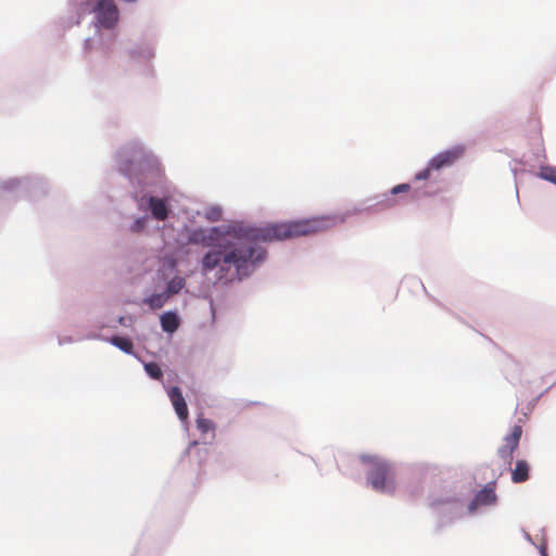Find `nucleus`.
<instances>
[{
    "mask_svg": "<svg viewBox=\"0 0 556 556\" xmlns=\"http://www.w3.org/2000/svg\"><path fill=\"white\" fill-rule=\"evenodd\" d=\"M97 328L99 330H103V329H106V328L115 330V329H117L116 319H114V318H104L102 320H99L97 323Z\"/></svg>",
    "mask_w": 556,
    "mask_h": 556,
    "instance_id": "4be33fe9",
    "label": "nucleus"
},
{
    "mask_svg": "<svg viewBox=\"0 0 556 556\" xmlns=\"http://www.w3.org/2000/svg\"><path fill=\"white\" fill-rule=\"evenodd\" d=\"M113 166L129 186L138 214L129 216L125 230L136 237L162 231L174 216L177 188L167 177L159 155L140 138L121 143L113 153Z\"/></svg>",
    "mask_w": 556,
    "mask_h": 556,
    "instance_id": "f03ea898",
    "label": "nucleus"
},
{
    "mask_svg": "<svg viewBox=\"0 0 556 556\" xmlns=\"http://www.w3.org/2000/svg\"><path fill=\"white\" fill-rule=\"evenodd\" d=\"M186 287V279L182 276H174L172 279L168 280L166 283V287L164 289L165 294L168 296V299L173 298L174 295H177L180 293V291Z\"/></svg>",
    "mask_w": 556,
    "mask_h": 556,
    "instance_id": "dca6fc26",
    "label": "nucleus"
},
{
    "mask_svg": "<svg viewBox=\"0 0 556 556\" xmlns=\"http://www.w3.org/2000/svg\"><path fill=\"white\" fill-rule=\"evenodd\" d=\"M359 462L364 466L367 484L377 493L392 495L396 490V466L372 454H361Z\"/></svg>",
    "mask_w": 556,
    "mask_h": 556,
    "instance_id": "7ed1b4c3",
    "label": "nucleus"
},
{
    "mask_svg": "<svg viewBox=\"0 0 556 556\" xmlns=\"http://www.w3.org/2000/svg\"><path fill=\"white\" fill-rule=\"evenodd\" d=\"M134 321H135V318L131 315L119 316L116 319V325H117V327L122 326L124 328H132Z\"/></svg>",
    "mask_w": 556,
    "mask_h": 556,
    "instance_id": "393cba45",
    "label": "nucleus"
},
{
    "mask_svg": "<svg viewBox=\"0 0 556 556\" xmlns=\"http://www.w3.org/2000/svg\"><path fill=\"white\" fill-rule=\"evenodd\" d=\"M375 199L377 200V204L383 210L392 208L396 205V200L390 194V191L388 193H381Z\"/></svg>",
    "mask_w": 556,
    "mask_h": 556,
    "instance_id": "412c9836",
    "label": "nucleus"
},
{
    "mask_svg": "<svg viewBox=\"0 0 556 556\" xmlns=\"http://www.w3.org/2000/svg\"><path fill=\"white\" fill-rule=\"evenodd\" d=\"M465 153V147L462 144L453 146L450 149L439 152L429 160L430 168L435 172L452 167Z\"/></svg>",
    "mask_w": 556,
    "mask_h": 556,
    "instance_id": "1a4fd4ad",
    "label": "nucleus"
},
{
    "mask_svg": "<svg viewBox=\"0 0 556 556\" xmlns=\"http://www.w3.org/2000/svg\"><path fill=\"white\" fill-rule=\"evenodd\" d=\"M195 445H198V441H192V442L190 443V446H195Z\"/></svg>",
    "mask_w": 556,
    "mask_h": 556,
    "instance_id": "7c9ffc66",
    "label": "nucleus"
},
{
    "mask_svg": "<svg viewBox=\"0 0 556 556\" xmlns=\"http://www.w3.org/2000/svg\"><path fill=\"white\" fill-rule=\"evenodd\" d=\"M80 340H86V339H85V337H83L80 339H74L71 336H64V337H59L58 343H59L60 346H62V345H65V344H72V343L80 341Z\"/></svg>",
    "mask_w": 556,
    "mask_h": 556,
    "instance_id": "a878e982",
    "label": "nucleus"
},
{
    "mask_svg": "<svg viewBox=\"0 0 556 556\" xmlns=\"http://www.w3.org/2000/svg\"><path fill=\"white\" fill-rule=\"evenodd\" d=\"M47 189V181L39 176L0 179V198L3 199L28 198L37 200L46 194Z\"/></svg>",
    "mask_w": 556,
    "mask_h": 556,
    "instance_id": "423d86ee",
    "label": "nucleus"
},
{
    "mask_svg": "<svg viewBox=\"0 0 556 556\" xmlns=\"http://www.w3.org/2000/svg\"><path fill=\"white\" fill-rule=\"evenodd\" d=\"M146 374L154 380H161L163 378V370L160 365L155 362H148L143 364Z\"/></svg>",
    "mask_w": 556,
    "mask_h": 556,
    "instance_id": "aec40b11",
    "label": "nucleus"
},
{
    "mask_svg": "<svg viewBox=\"0 0 556 556\" xmlns=\"http://www.w3.org/2000/svg\"><path fill=\"white\" fill-rule=\"evenodd\" d=\"M529 464L523 460L519 459L516 462L515 469L511 471V480L515 483H521L528 480L529 478Z\"/></svg>",
    "mask_w": 556,
    "mask_h": 556,
    "instance_id": "2eb2a0df",
    "label": "nucleus"
},
{
    "mask_svg": "<svg viewBox=\"0 0 556 556\" xmlns=\"http://www.w3.org/2000/svg\"><path fill=\"white\" fill-rule=\"evenodd\" d=\"M329 216H317L257 227L241 220L210 228L188 230L187 242L208 248L201 258L204 274L215 271L225 283L241 282L250 278L266 262L267 249L263 242L308 236L330 228Z\"/></svg>",
    "mask_w": 556,
    "mask_h": 556,
    "instance_id": "f257e3e1",
    "label": "nucleus"
},
{
    "mask_svg": "<svg viewBox=\"0 0 556 556\" xmlns=\"http://www.w3.org/2000/svg\"><path fill=\"white\" fill-rule=\"evenodd\" d=\"M538 176L556 186V166L541 165L539 168Z\"/></svg>",
    "mask_w": 556,
    "mask_h": 556,
    "instance_id": "6ab92c4d",
    "label": "nucleus"
},
{
    "mask_svg": "<svg viewBox=\"0 0 556 556\" xmlns=\"http://www.w3.org/2000/svg\"><path fill=\"white\" fill-rule=\"evenodd\" d=\"M86 340H101L109 342L111 345L115 346L119 351L124 352L125 354L136 356L135 350H134V343L130 338L123 337L118 334L111 336L109 338H104L100 332H89L85 336Z\"/></svg>",
    "mask_w": 556,
    "mask_h": 556,
    "instance_id": "9b49d317",
    "label": "nucleus"
},
{
    "mask_svg": "<svg viewBox=\"0 0 556 556\" xmlns=\"http://www.w3.org/2000/svg\"><path fill=\"white\" fill-rule=\"evenodd\" d=\"M464 496V493L456 491L445 495H431L430 506L438 515L446 517L447 521H452L463 516Z\"/></svg>",
    "mask_w": 556,
    "mask_h": 556,
    "instance_id": "0eeeda50",
    "label": "nucleus"
},
{
    "mask_svg": "<svg viewBox=\"0 0 556 556\" xmlns=\"http://www.w3.org/2000/svg\"><path fill=\"white\" fill-rule=\"evenodd\" d=\"M168 267H169L170 270H174L175 267H176L175 261H173V260L168 261Z\"/></svg>",
    "mask_w": 556,
    "mask_h": 556,
    "instance_id": "c756f323",
    "label": "nucleus"
},
{
    "mask_svg": "<svg viewBox=\"0 0 556 556\" xmlns=\"http://www.w3.org/2000/svg\"><path fill=\"white\" fill-rule=\"evenodd\" d=\"M523 538H525V540H526L527 542H529V543H530V544H532L533 546H535V547L538 546V545L534 543V541H533L532 536L530 535V533H528V532H527V531H525V530H523Z\"/></svg>",
    "mask_w": 556,
    "mask_h": 556,
    "instance_id": "c85d7f7f",
    "label": "nucleus"
},
{
    "mask_svg": "<svg viewBox=\"0 0 556 556\" xmlns=\"http://www.w3.org/2000/svg\"><path fill=\"white\" fill-rule=\"evenodd\" d=\"M498 503V496L495 492V481L488 482L480 489L467 505V514L477 515L481 508H492Z\"/></svg>",
    "mask_w": 556,
    "mask_h": 556,
    "instance_id": "6e6552de",
    "label": "nucleus"
},
{
    "mask_svg": "<svg viewBox=\"0 0 556 556\" xmlns=\"http://www.w3.org/2000/svg\"><path fill=\"white\" fill-rule=\"evenodd\" d=\"M78 15L93 14V25L97 31L113 33L119 21V10L115 0H71Z\"/></svg>",
    "mask_w": 556,
    "mask_h": 556,
    "instance_id": "20e7f679",
    "label": "nucleus"
},
{
    "mask_svg": "<svg viewBox=\"0 0 556 556\" xmlns=\"http://www.w3.org/2000/svg\"><path fill=\"white\" fill-rule=\"evenodd\" d=\"M168 300V296L164 291H162L152 293L144 298L143 303L147 304L151 309H159L162 308Z\"/></svg>",
    "mask_w": 556,
    "mask_h": 556,
    "instance_id": "f3484780",
    "label": "nucleus"
},
{
    "mask_svg": "<svg viewBox=\"0 0 556 556\" xmlns=\"http://www.w3.org/2000/svg\"><path fill=\"white\" fill-rule=\"evenodd\" d=\"M94 42H96L94 38H87V39H85V49L86 50H91L93 48Z\"/></svg>",
    "mask_w": 556,
    "mask_h": 556,
    "instance_id": "bb28decb",
    "label": "nucleus"
},
{
    "mask_svg": "<svg viewBox=\"0 0 556 556\" xmlns=\"http://www.w3.org/2000/svg\"><path fill=\"white\" fill-rule=\"evenodd\" d=\"M160 325L165 333H175L180 326V317L176 311L164 312L160 316Z\"/></svg>",
    "mask_w": 556,
    "mask_h": 556,
    "instance_id": "ddd939ff",
    "label": "nucleus"
},
{
    "mask_svg": "<svg viewBox=\"0 0 556 556\" xmlns=\"http://www.w3.org/2000/svg\"><path fill=\"white\" fill-rule=\"evenodd\" d=\"M522 435V428L519 425H515L511 432L504 438L505 444L497 450V455L507 465L511 464L513 454L519 445L520 438Z\"/></svg>",
    "mask_w": 556,
    "mask_h": 556,
    "instance_id": "9d476101",
    "label": "nucleus"
},
{
    "mask_svg": "<svg viewBox=\"0 0 556 556\" xmlns=\"http://www.w3.org/2000/svg\"><path fill=\"white\" fill-rule=\"evenodd\" d=\"M197 428L202 434V443L211 444L215 439V424L204 417L199 416L197 418Z\"/></svg>",
    "mask_w": 556,
    "mask_h": 556,
    "instance_id": "4468645a",
    "label": "nucleus"
},
{
    "mask_svg": "<svg viewBox=\"0 0 556 556\" xmlns=\"http://www.w3.org/2000/svg\"><path fill=\"white\" fill-rule=\"evenodd\" d=\"M410 189H412V187L407 182L399 184V185H396V186H394V187H392L390 189V194L394 197V195H397V194H401V193H406Z\"/></svg>",
    "mask_w": 556,
    "mask_h": 556,
    "instance_id": "b1692460",
    "label": "nucleus"
},
{
    "mask_svg": "<svg viewBox=\"0 0 556 556\" xmlns=\"http://www.w3.org/2000/svg\"><path fill=\"white\" fill-rule=\"evenodd\" d=\"M536 548L539 549L541 556H548L545 543H542L540 546H536Z\"/></svg>",
    "mask_w": 556,
    "mask_h": 556,
    "instance_id": "cd10ccee",
    "label": "nucleus"
},
{
    "mask_svg": "<svg viewBox=\"0 0 556 556\" xmlns=\"http://www.w3.org/2000/svg\"><path fill=\"white\" fill-rule=\"evenodd\" d=\"M126 70L136 76L151 77L153 75V60L155 59V43L152 39L141 38L129 41L124 49Z\"/></svg>",
    "mask_w": 556,
    "mask_h": 556,
    "instance_id": "39448f33",
    "label": "nucleus"
},
{
    "mask_svg": "<svg viewBox=\"0 0 556 556\" xmlns=\"http://www.w3.org/2000/svg\"><path fill=\"white\" fill-rule=\"evenodd\" d=\"M203 217L211 223L219 222L223 218V207L220 205H210L204 208Z\"/></svg>",
    "mask_w": 556,
    "mask_h": 556,
    "instance_id": "a211bd4d",
    "label": "nucleus"
},
{
    "mask_svg": "<svg viewBox=\"0 0 556 556\" xmlns=\"http://www.w3.org/2000/svg\"><path fill=\"white\" fill-rule=\"evenodd\" d=\"M175 413L181 422L187 421L189 412L186 400L179 387H172L167 390Z\"/></svg>",
    "mask_w": 556,
    "mask_h": 556,
    "instance_id": "f8f14e48",
    "label": "nucleus"
},
{
    "mask_svg": "<svg viewBox=\"0 0 556 556\" xmlns=\"http://www.w3.org/2000/svg\"><path fill=\"white\" fill-rule=\"evenodd\" d=\"M433 168H430V163H427V166L415 174L414 179L416 181L427 180L430 177L431 172H433Z\"/></svg>",
    "mask_w": 556,
    "mask_h": 556,
    "instance_id": "5701e85b",
    "label": "nucleus"
}]
</instances>
